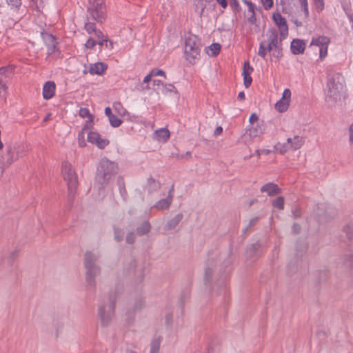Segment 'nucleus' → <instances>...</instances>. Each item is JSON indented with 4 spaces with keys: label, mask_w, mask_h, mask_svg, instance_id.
Wrapping results in <instances>:
<instances>
[{
    "label": "nucleus",
    "mask_w": 353,
    "mask_h": 353,
    "mask_svg": "<svg viewBox=\"0 0 353 353\" xmlns=\"http://www.w3.org/2000/svg\"><path fill=\"white\" fill-rule=\"evenodd\" d=\"M183 214L182 213H178L173 218L168 220L167 223L164 225L165 231H170L174 229L179 223L183 220Z\"/></svg>",
    "instance_id": "obj_20"
},
{
    "label": "nucleus",
    "mask_w": 353,
    "mask_h": 353,
    "mask_svg": "<svg viewBox=\"0 0 353 353\" xmlns=\"http://www.w3.org/2000/svg\"><path fill=\"white\" fill-rule=\"evenodd\" d=\"M265 10L270 9L273 6V0H261Z\"/></svg>",
    "instance_id": "obj_54"
},
{
    "label": "nucleus",
    "mask_w": 353,
    "mask_h": 353,
    "mask_svg": "<svg viewBox=\"0 0 353 353\" xmlns=\"http://www.w3.org/2000/svg\"><path fill=\"white\" fill-rule=\"evenodd\" d=\"M259 220V216H256V217L252 219L248 225V227L252 228V227L254 226L257 223Z\"/></svg>",
    "instance_id": "obj_61"
},
{
    "label": "nucleus",
    "mask_w": 353,
    "mask_h": 353,
    "mask_svg": "<svg viewBox=\"0 0 353 353\" xmlns=\"http://www.w3.org/2000/svg\"><path fill=\"white\" fill-rule=\"evenodd\" d=\"M344 261L352 270H353V254L344 256Z\"/></svg>",
    "instance_id": "obj_47"
},
{
    "label": "nucleus",
    "mask_w": 353,
    "mask_h": 353,
    "mask_svg": "<svg viewBox=\"0 0 353 353\" xmlns=\"http://www.w3.org/2000/svg\"><path fill=\"white\" fill-rule=\"evenodd\" d=\"M123 116H124V121L133 123H139L141 121V119L138 116L131 114L130 112H123Z\"/></svg>",
    "instance_id": "obj_35"
},
{
    "label": "nucleus",
    "mask_w": 353,
    "mask_h": 353,
    "mask_svg": "<svg viewBox=\"0 0 353 353\" xmlns=\"http://www.w3.org/2000/svg\"><path fill=\"white\" fill-rule=\"evenodd\" d=\"M245 3L248 6V10L251 14L254 13L255 5L252 3L250 1H245Z\"/></svg>",
    "instance_id": "obj_58"
},
{
    "label": "nucleus",
    "mask_w": 353,
    "mask_h": 353,
    "mask_svg": "<svg viewBox=\"0 0 353 353\" xmlns=\"http://www.w3.org/2000/svg\"><path fill=\"white\" fill-rule=\"evenodd\" d=\"M108 39L106 37H104L103 38L99 39L98 41H97V44H99V46H105V47H108Z\"/></svg>",
    "instance_id": "obj_59"
},
{
    "label": "nucleus",
    "mask_w": 353,
    "mask_h": 353,
    "mask_svg": "<svg viewBox=\"0 0 353 353\" xmlns=\"http://www.w3.org/2000/svg\"><path fill=\"white\" fill-rule=\"evenodd\" d=\"M291 91L286 88L283 90L281 99L275 104L276 110H288L290 107Z\"/></svg>",
    "instance_id": "obj_14"
},
{
    "label": "nucleus",
    "mask_w": 353,
    "mask_h": 353,
    "mask_svg": "<svg viewBox=\"0 0 353 353\" xmlns=\"http://www.w3.org/2000/svg\"><path fill=\"white\" fill-rule=\"evenodd\" d=\"M62 174L64 180L67 182L68 199L73 200L79 182L77 174L70 163L64 161L62 163Z\"/></svg>",
    "instance_id": "obj_8"
},
{
    "label": "nucleus",
    "mask_w": 353,
    "mask_h": 353,
    "mask_svg": "<svg viewBox=\"0 0 353 353\" xmlns=\"http://www.w3.org/2000/svg\"><path fill=\"white\" fill-rule=\"evenodd\" d=\"M108 118L110 125L113 128L119 127L124 121V116L123 112H105Z\"/></svg>",
    "instance_id": "obj_15"
},
{
    "label": "nucleus",
    "mask_w": 353,
    "mask_h": 353,
    "mask_svg": "<svg viewBox=\"0 0 353 353\" xmlns=\"http://www.w3.org/2000/svg\"><path fill=\"white\" fill-rule=\"evenodd\" d=\"M13 146L14 147V152L17 159L26 155L28 150V145L27 143H22L17 145H13Z\"/></svg>",
    "instance_id": "obj_25"
},
{
    "label": "nucleus",
    "mask_w": 353,
    "mask_h": 353,
    "mask_svg": "<svg viewBox=\"0 0 353 353\" xmlns=\"http://www.w3.org/2000/svg\"><path fill=\"white\" fill-rule=\"evenodd\" d=\"M330 43V39L325 36H319L316 38H313L311 41V46H319V48L328 46Z\"/></svg>",
    "instance_id": "obj_24"
},
{
    "label": "nucleus",
    "mask_w": 353,
    "mask_h": 353,
    "mask_svg": "<svg viewBox=\"0 0 353 353\" xmlns=\"http://www.w3.org/2000/svg\"><path fill=\"white\" fill-rule=\"evenodd\" d=\"M161 342V336L154 338L151 341V343H150V353H159Z\"/></svg>",
    "instance_id": "obj_30"
},
{
    "label": "nucleus",
    "mask_w": 353,
    "mask_h": 353,
    "mask_svg": "<svg viewBox=\"0 0 353 353\" xmlns=\"http://www.w3.org/2000/svg\"><path fill=\"white\" fill-rule=\"evenodd\" d=\"M78 144L79 147L84 148L86 146V142L85 139V132L83 130H81L78 134Z\"/></svg>",
    "instance_id": "obj_44"
},
{
    "label": "nucleus",
    "mask_w": 353,
    "mask_h": 353,
    "mask_svg": "<svg viewBox=\"0 0 353 353\" xmlns=\"http://www.w3.org/2000/svg\"><path fill=\"white\" fill-rule=\"evenodd\" d=\"M329 278V272L327 270H321L318 272L317 281L319 283H325Z\"/></svg>",
    "instance_id": "obj_40"
},
{
    "label": "nucleus",
    "mask_w": 353,
    "mask_h": 353,
    "mask_svg": "<svg viewBox=\"0 0 353 353\" xmlns=\"http://www.w3.org/2000/svg\"><path fill=\"white\" fill-rule=\"evenodd\" d=\"M144 306H145V302H144V301L143 299H140L137 300L135 302L134 305V307L132 308L133 312H135L137 311H139Z\"/></svg>",
    "instance_id": "obj_46"
},
{
    "label": "nucleus",
    "mask_w": 353,
    "mask_h": 353,
    "mask_svg": "<svg viewBox=\"0 0 353 353\" xmlns=\"http://www.w3.org/2000/svg\"><path fill=\"white\" fill-rule=\"evenodd\" d=\"M272 19L279 30V35L281 39H285L288 35V26L285 17L279 12L272 14Z\"/></svg>",
    "instance_id": "obj_9"
},
{
    "label": "nucleus",
    "mask_w": 353,
    "mask_h": 353,
    "mask_svg": "<svg viewBox=\"0 0 353 353\" xmlns=\"http://www.w3.org/2000/svg\"><path fill=\"white\" fill-rule=\"evenodd\" d=\"M41 37L48 49V56L54 55L57 52L59 53L57 48V42L55 37L52 34L48 32H42Z\"/></svg>",
    "instance_id": "obj_10"
},
{
    "label": "nucleus",
    "mask_w": 353,
    "mask_h": 353,
    "mask_svg": "<svg viewBox=\"0 0 353 353\" xmlns=\"http://www.w3.org/2000/svg\"><path fill=\"white\" fill-rule=\"evenodd\" d=\"M284 198L280 196L272 201V205L274 208H278L279 210H283L284 208Z\"/></svg>",
    "instance_id": "obj_38"
},
{
    "label": "nucleus",
    "mask_w": 353,
    "mask_h": 353,
    "mask_svg": "<svg viewBox=\"0 0 353 353\" xmlns=\"http://www.w3.org/2000/svg\"><path fill=\"white\" fill-rule=\"evenodd\" d=\"M88 141L92 144H95L99 148H105L110 143L106 139H102L101 135L97 132L90 131L87 137Z\"/></svg>",
    "instance_id": "obj_13"
},
{
    "label": "nucleus",
    "mask_w": 353,
    "mask_h": 353,
    "mask_svg": "<svg viewBox=\"0 0 353 353\" xmlns=\"http://www.w3.org/2000/svg\"><path fill=\"white\" fill-rule=\"evenodd\" d=\"M161 91L163 94H176L177 91L173 84L171 83H161Z\"/></svg>",
    "instance_id": "obj_31"
},
{
    "label": "nucleus",
    "mask_w": 353,
    "mask_h": 353,
    "mask_svg": "<svg viewBox=\"0 0 353 353\" xmlns=\"http://www.w3.org/2000/svg\"><path fill=\"white\" fill-rule=\"evenodd\" d=\"M349 132H350V141L351 143L353 144V123L350 125L349 128Z\"/></svg>",
    "instance_id": "obj_64"
},
{
    "label": "nucleus",
    "mask_w": 353,
    "mask_h": 353,
    "mask_svg": "<svg viewBox=\"0 0 353 353\" xmlns=\"http://www.w3.org/2000/svg\"><path fill=\"white\" fill-rule=\"evenodd\" d=\"M92 21H88L84 26L85 31L90 34L94 33L97 30L95 23Z\"/></svg>",
    "instance_id": "obj_41"
},
{
    "label": "nucleus",
    "mask_w": 353,
    "mask_h": 353,
    "mask_svg": "<svg viewBox=\"0 0 353 353\" xmlns=\"http://www.w3.org/2000/svg\"><path fill=\"white\" fill-rule=\"evenodd\" d=\"M220 50L221 45L218 43H214L208 47L207 53L211 57H214L219 53Z\"/></svg>",
    "instance_id": "obj_33"
},
{
    "label": "nucleus",
    "mask_w": 353,
    "mask_h": 353,
    "mask_svg": "<svg viewBox=\"0 0 353 353\" xmlns=\"http://www.w3.org/2000/svg\"><path fill=\"white\" fill-rule=\"evenodd\" d=\"M117 165L108 159H102L97 170L96 182L99 188H103L104 185L117 173Z\"/></svg>",
    "instance_id": "obj_3"
},
{
    "label": "nucleus",
    "mask_w": 353,
    "mask_h": 353,
    "mask_svg": "<svg viewBox=\"0 0 353 353\" xmlns=\"http://www.w3.org/2000/svg\"><path fill=\"white\" fill-rule=\"evenodd\" d=\"M216 267V261L214 258H208L205 262L204 271V283L210 285L212 282L214 274Z\"/></svg>",
    "instance_id": "obj_11"
},
{
    "label": "nucleus",
    "mask_w": 353,
    "mask_h": 353,
    "mask_svg": "<svg viewBox=\"0 0 353 353\" xmlns=\"http://www.w3.org/2000/svg\"><path fill=\"white\" fill-rule=\"evenodd\" d=\"M19 256V250H14L13 252H12L10 254V258L8 259V261H9V263L10 264H12V263L14 262V260L17 258Z\"/></svg>",
    "instance_id": "obj_57"
},
{
    "label": "nucleus",
    "mask_w": 353,
    "mask_h": 353,
    "mask_svg": "<svg viewBox=\"0 0 353 353\" xmlns=\"http://www.w3.org/2000/svg\"><path fill=\"white\" fill-rule=\"evenodd\" d=\"M305 143V139L303 137L300 136H294L293 137V143H292L291 150H296L302 147V145Z\"/></svg>",
    "instance_id": "obj_29"
},
{
    "label": "nucleus",
    "mask_w": 353,
    "mask_h": 353,
    "mask_svg": "<svg viewBox=\"0 0 353 353\" xmlns=\"http://www.w3.org/2000/svg\"><path fill=\"white\" fill-rule=\"evenodd\" d=\"M12 68L10 66L0 68V94L6 90V80L10 78L12 72Z\"/></svg>",
    "instance_id": "obj_16"
},
{
    "label": "nucleus",
    "mask_w": 353,
    "mask_h": 353,
    "mask_svg": "<svg viewBox=\"0 0 353 353\" xmlns=\"http://www.w3.org/2000/svg\"><path fill=\"white\" fill-rule=\"evenodd\" d=\"M230 6L234 12L236 13L241 11V6L238 0H230Z\"/></svg>",
    "instance_id": "obj_45"
},
{
    "label": "nucleus",
    "mask_w": 353,
    "mask_h": 353,
    "mask_svg": "<svg viewBox=\"0 0 353 353\" xmlns=\"http://www.w3.org/2000/svg\"><path fill=\"white\" fill-rule=\"evenodd\" d=\"M97 44V41L92 39V38H89L85 43V46L86 48H88V49H92Z\"/></svg>",
    "instance_id": "obj_56"
},
{
    "label": "nucleus",
    "mask_w": 353,
    "mask_h": 353,
    "mask_svg": "<svg viewBox=\"0 0 353 353\" xmlns=\"http://www.w3.org/2000/svg\"><path fill=\"white\" fill-rule=\"evenodd\" d=\"M98 257L90 251H87L84 254L83 265L86 269L85 280L87 285L92 288H94L96 285L95 276L101 273L100 267L95 264Z\"/></svg>",
    "instance_id": "obj_4"
},
{
    "label": "nucleus",
    "mask_w": 353,
    "mask_h": 353,
    "mask_svg": "<svg viewBox=\"0 0 353 353\" xmlns=\"http://www.w3.org/2000/svg\"><path fill=\"white\" fill-rule=\"evenodd\" d=\"M150 72L152 77L157 76H163L165 77V72L161 69H153Z\"/></svg>",
    "instance_id": "obj_52"
},
{
    "label": "nucleus",
    "mask_w": 353,
    "mask_h": 353,
    "mask_svg": "<svg viewBox=\"0 0 353 353\" xmlns=\"http://www.w3.org/2000/svg\"><path fill=\"white\" fill-rule=\"evenodd\" d=\"M124 232L122 229L114 227V238L116 241L121 242L123 239Z\"/></svg>",
    "instance_id": "obj_39"
},
{
    "label": "nucleus",
    "mask_w": 353,
    "mask_h": 353,
    "mask_svg": "<svg viewBox=\"0 0 353 353\" xmlns=\"http://www.w3.org/2000/svg\"><path fill=\"white\" fill-rule=\"evenodd\" d=\"M151 225L148 221H143L139 227L137 228V234L139 236H143L150 232Z\"/></svg>",
    "instance_id": "obj_26"
},
{
    "label": "nucleus",
    "mask_w": 353,
    "mask_h": 353,
    "mask_svg": "<svg viewBox=\"0 0 353 353\" xmlns=\"http://www.w3.org/2000/svg\"><path fill=\"white\" fill-rule=\"evenodd\" d=\"M117 183L119 186V190L121 196L124 201H126L128 198V192L125 189L124 179L119 176L117 179Z\"/></svg>",
    "instance_id": "obj_27"
},
{
    "label": "nucleus",
    "mask_w": 353,
    "mask_h": 353,
    "mask_svg": "<svg viewBox=\"0 0 353 353\" xmlns=\"http://www.w3.org/2000/svg\"><path fill=\"white\" fill-rule=\"evenodd\" d=\"M121 291L118 290L114 293L111 292L109 295V303L107 305L99 306L98 310V316L100 319L102 326H108L112 321L114 314V307L117 298Z\"/></svg>",
    "instance_id": "obj_6"
},
{
    "label": "nucleus",
    "mask_w": 353,
    "mask_h": 353,
    "mask_svg": "<svg viewBox=\"0 0 353 353\" xmlns=\"http://www.w3.org/2000/svg\"><path fill=\"white\" fill-rule=\"evenodd\" d=\"M88 3L86 14L87 21L103 23L106 19V7L103 3V0H88Z\"/></svg>",
    "instance_id": "obj_5"
},
{
    "label": "nucleus",
    "mask_w": 353,
    "mask_h": 353,
    "mask_svg": "<svg viewBox=\"0 0 353 353\" xmlns=\"http://www.w3.org/2000/svg\"><path fill=\"white\" fill-rule=\"evenodd\" d=\"M56 84L54 82L48 81L43 86L42 94L45 99H50L55 94Z\"/></svg>",
    "instance_id": "obj_19"
},
{
    "label": "nucleus",
    "mask_w": 353,
    "mask_h": 353,
    "mask_svg": "<svg viewBox=\"0 0 353 353\" xmlns=\"http://www.w3.org/2000/svg\"><path fill=\"white\" fill-rule=\"evenodd\" d=\"M327 48L328 46L319 48V58L320 59H323L326 57L327 54Z\"/></svg>",
    "instance_id": "obj_55"
},
{
    "label": "nucleus",
    "mask_w": 353,
    "mask_h": 353,
    "mask_svg": "<svg viewBox=\"0 0 353 353\" xmlns=\"http://www.w3.org/2000/svg\"><path fill=\"white\" fill-rule=\"evenodd\" d=\"M6 2L11 8H18L21 4V0H6Z\"/></svg>",
    "instance_id": "obj_53"
},
{
    "label": "nucleus",
    "mask_w": 353,
    "mask_h": 353,
    "mask_svg": "<svg viewBox=\"0 0 353 353\" xmlns=\"http://www.w3.org/2000/svg\"><path fill=\"white\" fill-rule=\"evenodd\" d=\"M260 190L261 192H266L270 196L279 194L281 192V189L279 188L278 185L272 182L263 185Z\"/></svg>",
    "instance_id": "obj_18"
},
{
    "label": "nucleus",
    "mask_w": 353,
    "mask_h": 353,
    "mask_svg": "<svg viewBox=\"0 0 353 353\" xmlns=\"http://www.w3.org/2000/svg\"><path fill=\"white\" fill-rule=\"evenodd\" d=\"M305 43L302 39H294L290 44V50L293 54L299 55L304 52L305 49Z\"/></svg>",
    "instance_id": "obj_17"
},
{
    "label": "nucleus",
    "mask_w": 353,
    "mask_h": 353,
    "mask_svg": "<svg viewBox=\"0 0 353 353\" xmlns=\"http://www.w3.org/2000/svg\"><path fill=\"white\" fill-rule=\"evenodd\" d=\"M108 65L102 62L90 64L89 72L91 74L101 75L107 70Z\"/></svg>",
    "instance_id": "obj_21"
},
{
    "label": "nucleus",
    "mask_w": 353,
    "mask_h": 353,
    "mask_svg": "<svg viewBox=\"0 0 353 353\" xmlns=\"http://www.w3.org/2000/svg\"><path fill=\"white\" fill-rule=\"evenodd\" d=\"M94 125V116H90L89 119L85 122L81 130L86 131L90 130Z\"/></svg>",
    "instance_id": "obj_43"
},
{
    "label": "nucleus",
    "mask_w": 353,
    "mask_h": 353,
    "mask_svg": "<svg viewBox=\"0 0 353 353\" xmlns=\"http://www.w3.org/2000/svg\"><path fill=\"white\" fill-rule=\"evenodd\" d=\"M125 241L128 244H133L135 241V235L134 232H130L127 234Z\"/></svg>",
    "instance_id": "obj_49"
},
{
    "label": "nucleus",
    "mask_w": 353,
    "mask_h": 353,
    "mask_svg": "<svg viewBox=\"0 0 353 353\" xmlns=\"http://www.w3.org/2000/svg\"><path fill=\"white\" fill-rule=\"evenodd\" d=\"M248 21L252 25L256 24V18L255 16V13L251 14L250 17H248Z\"/></svg>",
    "instance_id": "obj_62"
},
{
    "label": "nucleus",
    "mask_w": 353,
    "mask_h": 353,
    "mask_svg": "<svg viewBox=\"0 0 353 353\" xmlns=\"http://www.w3.org/2000/svg\"><path fill=\"white\" fill-rule=\"evenodd\" d=\"M301 11L304 14V17H309V8L307 0H298Z\"/></svg>",
    "instance_id": "obj_37"
},
{
    "label": "nucleus",
    "mask_w": 353,
    "mask_h": 353,
    "mask_svg": "<svg viewBox=\"0 0 353 353\" xmlns=\"http://www.w3.org/2000/svg\"><path fill=\"white\" fill-rule=\"evenodd\" d=\"M275 148L277 151L279 152L280 154H283L285 152H287L288 150H291V146L290 144L284 143H278L275 145Z\"/></svg>",
    "instance_id": "obj_36"
},
{
    "label": "nucleus",
    "mask_w": 353,
    "mask_h": 353,
    "mask_svg": "<svg viewBox=\"0 0 353 353\" xmlns=\"http://www.w3.org/2000/svg\"><path fill=\"white\" fill-rule=\"evenodd\" d=\"M313 6L317 12H321L325 6L324 0H312Z\"/></svg>",
    "instance_id": "obj_42"
},
{
    "label": "nucleus",
    "mask_w": 353,
    "mask_h": 353,
    "mask_svg": "<svg viewBox=\"0 0 353 353\" xmlns=\"http://www.w3.org/2000/svg\"><path fill=\"white\" fill-rule=\"evenodd\" d=\"M200 43L196 36H190L185 39L184 57L191 65H194L200 59Z\"/></svg>",
    "instance_id": "obj_7"
},
{
    "label": "nucleus",
    "mask_w": 353,
    "mask_h": 353,
    "mask_svg": "<svg viewBox=\"0 0 353 353\" xmlns=\"http://www.w3.org/2000/svg\"><path fill=\"white\" fill-rule=\"evenodd\" d=\"M330 98L335 101L345 100L347 97L345 81L342 75L336 74L327 81Z\"/></svg>",
    "instance_id": "obj_2"
},
{
    "label": "nucleus",
    "mask_w": 353,
    "mask_h": 353,
    "mask_svg": "<svg viewBox=\"0 0 353 353\" xmlns=\"http://www.w3.org/2000/svg\"><path fill=\"white\" fill-rule=\"evenodd\" d=\"M53 325L56 330V337L59 336V333L63 330L64 326L63 321L59 317L54 316L53 318Z\"/></svg>",
    "instance_id": "obj_34"
},
{
    "label": "nucleus",
    "mask_w": 353,
    "mask_h": 353,
    "mask_svg": "<svg viewBox=\"0 0 353 353\" xmlns=\"http://www.w3.org/2000/svg\"><path fill=\"white\" fill-rule=\"evenodd\" d=\"M283 40L275 29H270L267 32V40L262 41L259 44L258 55L265 59L269 52L272 60L279 61L283 56Z\"/></svg>",
    "instance_id": "obj_1"
},
{
    "label": "nucleus",
    "mask_w": 353,
    "mask_h": 353,
    "mask_svg": "<svg viewBox=\"0 0 353 353\" xmlns=\"http://www.w3.org/2000/svg\"><path fill=\"white\" fill-rule=\"evenodd\" d=\"M155 134L159 140H162L163 141H167L170 135L169 130L166 128H161L159 130H157Z\"/></svg>",
    "instance_id": "obj_32"
},
{
    "label": "nucleus",
    "mask_w": 353,
    "mask_h": 353,
    "mask_svg": "<svg viewBox=\"0 0 353 353\" xmlns=\"http://www.w3.org/2000/svg\"><path fill=\"white\" fill-rule=\"evenodd\" d=\"M343 230L346 233L347 237L350 240H353V230L352 229V227L350 225H347L344 228Z\"/></svg>",
    "instance_id": "obj_50"
},
{
    "label": "nucleus",
    "mask_w": 353,
    "mask_h": 353,
    "mask_svg": "<svg viewBox=\"0 0 353 353\" xmlns=\"http://www.w3.org/2000/svg\"><path fill=\"white\" fill-rule=\"evenodd\" d=\"M209 0H194L195 11L201 17Z\"/></svg>",
    "instance_id": "obj_28"
},
{
    "label": "nucleus",
    "mask_w": 353,
    "mask_h": 353,
    "mask_svg": "<svg viewBox=\"0 0 353 353\" xmlns=\"http://www.w3.org/2000/svg\"><path fill=\"white\" fill-rule=\"evenodd\" d=\"M243 77V84L245 88L250 87L252 83V79L250 74H242Z\"/></svg>",
    "instance_id": "obj_51"
},
{
    "label": "nucleus",
    "mask_w": 353,
    "mask_h": 353,
    "mask_svg": "<svg viewBox=\"0 0 353 353\" xmlns=\"http://www.w3.org/2000/svg\"><path fill=\"white\" fill-rule=\"evenodd\" d=\"M79 116L81 118H88L89 119L90 116H94L90 113V112H79Z\"/></svg>",
    "instance_id": "obj_63"
},
{
    "label": "nucleus",
    "mask_w": 353,
    "mask_h": 353,
    "mask_svg": "<svg viewBox=\"0 0 353 353\" xmlns=\"http://www.w3.org/2000/svg\"><path fill=\"white\" fill-rule=\"evenodd\" d=\"M161 184L159 181L154 179L152 176H150L147 180L145 189L148 193H152L158 191L161 188Z\"/></svg>",
    "instance_id": "obj_22"
},
{
    "label": "nucleus",
    "mask_w": 353,
    "mask_h": 353,
    "mask_svg": "<svg viewBox=\"0 0 353 353\" xmlns=\"http://www.w3.org/2000/svg\"><path fill=\"white\" fill-rule=\"evenodd\" d=\"M253 71V68L250 65L249 62L245 61L243 64L242 74H251Z\"/></svg>",
    "instance_id": "obj_48"
},
{
    "label": "nucleus",
    "mask_w": 353,
    "mask_h": 353,
    "mask_svg": "<svg viewBox=\"0 0 353 353\" xmlns=\"http://www.w3.org/2000/svg\"><path fill=\"white\" fill-rule=\"evenodd\" d=\"M17 157L14 152V147L12 144L6 145V152L0 157L1 161L6 167H9L14 161H16Z\"/></svg>",
    "instance_id": "obj_12"
},
{
    "label": "nucleus",
    "mask_w": 353,
    "mask_h": 353,
    "mask_svg": "<svg viewBox=\"0 0 353 353\" xmlns=\"http://www.w3.org/2000/svg\"><path fill=\"white\" fill-rule=\"evenodd\" d=\"M301 225L298 223H294L292 226V231L294 234H299L301 232Z\"/></svg>",
    "instance_id": "obj_60"
},
{
    "label": "nucleus",
    "mask_w": 353,
    "mask_h": 353,
    "mask_svg": "<svg viewBox=\"0 0 353 353\" xmlns=\"http://www.w3.org/2000/svg\"><path fill=\"white\" fill-rule=\"evenodd\" d=\"M172 200L173 196L170 195V194H168V196L165 199H162L157 201L154 204V208L159 210H168L172 204Z\"/></svg>",
    "instance_id": "obj_23"
}]
</instances>
